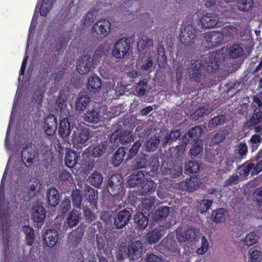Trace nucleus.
<instances>
[{
    "label": "nucleus",
    "instance_id": "1",
    "mask_svg": "<svg viewBox=\"0 0 262 262\" xmlns=\"http://www.w3.org/2000/svg\"><path fill=\"white\" fill-rule=\"evenodd\" d=\"M221 56L220 51L213 52L203 57L201 60H191L188 69L190 78L198 83L200 82L202 79V69L208 73H215L220 68Z\"/></svg>",
    "mask_w": 262,
    "mask_h": 262
},
{
    "label": "nucleus",
    "instance_id": "62",
    "mask_svg": "<svg viewBox=\"0 0 262 262\" xmlns=\"http://www.w3.org/2000/svg\"><path fill=\"white\" fill-rule=\"evenodd\" d=\"M262 259V253L257 250H254L250 255L251 262H260Z\"/></svg>",
    "mask_w": 262,
    "mask_h": 262
},
{
    "label": "nucleus",
    "instance_id": "13",
    "mask_svg": "<svg viewBox=\"0 0 262 262\" xmlns=\"http://www.w3.org/2000/svg\"><path fill=\"white\" fill-rule=\"evenodd\" d=\"M200 22L202 26L206 28H212L220 26L219 17L214 13H206L204 14L200 19Z\"/></svg>",
    "mask_w": 262,
    "mask_h": 262
},
{
    "label": "nucleus",
    "instance_id": "35",
    "mask_svg": "<svg viewBox=\"0 0 262 262\" xmlns=\"http://www.w3.org/2000/svg\"><path fill=\"white\" fill-rule=\"evenodd\" d=\"M226 212V209L223 208L214 210L211 213V219L216 224L222 223L225 220Z\"/></svg>",
    "mask_w": 262,
    "mask_h": 262
},
{
    "label": "nucleus",
    "instance_id": "45",
    "mask_svg": "<svg viewBox=\"0 0 262 262\" xmlns=\"http://www.w3.org/2000/svg\"><path fill=\"white\" fill-rule=\"evenodd\" d=\"M225 121V116L224 115H220L211 119L209 121L208 126L210 127L213 128L219 125H222L224 124Z\"/></svg>",
    "mask_w": 262,
    "mask_h": 262
},
{
    "label": "nucleus",
    "instance_id": "61",
    "mask_svg": "<svg viewBox=\"0 0 262 262\" xmlns=\"http://www.w3.org/2000/svg\"><path fill=\"white\" fill-rule=\"evenodd\" d=\"M153 64V60H152L150 57H148L145 61H144L143 64L141 67V69L143 71L150 72L151 71V69Z\"/></svg>",
    "mask_w": 262,
    "mask_h": 262
},
{
    "label": "nucleus",
    "instance_id": "19",
    "mask_svg": "<svg viewBox=\"0 0 262 262\" xmlns=\"http://www.w3.org/2000/svg\"><path fill=\"white\" fill-rule=\"evenodd\" d=\"M101 119L100 108L94 107L89 110L83 116L84 120L90 123H97L100 121Z\"/></svg>",
    "mask_w": 262,
    "mask_h": 262
},
{
    "label": "nucleus",
    "instance_id": "15",
    "mask_svg": "<svg viewBox=\"0 0 262 262\" xmlns=\"http://www.w3.org/2000/svg\"><path fill=\"white\" fill-rule=\"evenodd\" d=\"M142 250V244L141 241L132 242L128 247V257L130 260H136L141 256Z\"/></svg>",
    "mask_w": 262,
    "mask_h": 262
},
{
    "label": "nucleus",
    "instance_id": "10",
    "mask_svg": "<svg viewBox=\"0 0 262 262\" xmlns=\"http://www.w3.org/2000/svg\"><path fill=\"white\" fill-rule=\"evenodd\" d=\"M37 155V152L33 148L32 143H28L25 145L21 151V160L25 164L27 163L30 166Z\"/></svg>",
    "mask_w": 262,
    "mask_h": 262
},
{
    "label": "nucleus",
    "instance_id": "4",
    "mask_svg": "<svg viewBox=\"0 0 262 262\" xmlns=\"http://www.w3.org/2000/svg\"><path fill=\"white\" fill-rule=\"evenodd\" d=\"M169 214V207L162 206L159 207L152 215V219L154 222L161 223L159 226L165 229L169 228L172 224L169 221H167V217Z\"/></svg>",
    "mask_w": 262,
    "mask_h": 262
},
{
    "label": "nucleus",
    "instance_id": "29",
    "mask_svg": "<svg viewBox=\"0 0 262 262\" xmlns=\"http://www.w3.org/2000/svg\"><path fill=\"white\" fill-rule=\"evenodd\" d=\"M91 101L90 97L88 95L80 96L75 101V108L79 112H83L89 106Z\"/></svg>",
    "mask_w": 262,
    "mask_h": 262
},
{
    "label": "nucleus",
    "instance_id": "17",
    "mask_svg": "<svg viewBox=\"0 0 262 262\" xmlns=\"http://www.w3.org/2000/svg\"><path fill=\"white\" fill-rule=\"evenodd\" d=\"M58 134L64 140H66L71 133V125L69 119L63 118L59 122Z\"/></svg>",
    "mask_w": 262,
    "mask_h": 262
},
{
    "label": "nucleus",
    "instance_id": "36",
    "mask_svg": "<svg viewBox=\"0 0 262 262\" xmlns=\"http://www.w3.org/2000/svg\"><path fill=\"white\" fill-rule=\"evenodd\" d=\"M125 155L126 151L125 148L123 147L119 148L112 157V164L115 166H118L123 161Z\"/></svg>",
    "mask_w": 262,
    "mask_h": 262
},
{
    "label": "nucleus",
    "instance_id": "41",
    "mask_svg": "<svg viewBox=\"0 0 262 262\" xmlns=\"http://www.w3.org/2000/svg\"><path fill=\"white\" fill-rule=\"evenodd\" d=\"M165 172L169 175L170 178H178L182 174L181 166L173 165L171 168L166 169Z\"/></svg>",
    "mask_w": 262,
    "mask_h": 262
},
{
    "label": "nucleus",
    "instance_id": "31",
    "mask_svg": "<svg viewBox=\"0 0 262 262\" xmlns=\"http://www.w3.org/2000/svg\"><path fill=\"white\" fill-rule=\"evenodd\" d=\"M135 223L140 229H145L148 224V215L142 212H137L134 217Z\"/></svg>",
    "mask_w": 262,
    "mask_h": 262
},
{
    "label": "nucleus",
    "instance_id": "11",
    "mask_svg": "<svg viewBox=\"0 0 262 262\" xmlns=\"http://www.w3.org/2000/svg\"><path fill=\"white\" fill-rule=\"evenodd\" d=\"M201 182L196 176H192L179 184V187L182 190L190 192L197 189Z\"/></svg>",
    "mask_w": 262,
    "mask_h": 262
},
{
    "label": "nucleus",
    "instance_id": "44",
    "mask_svg": "<svg viewBox=\"0 0 262 262\" xmlns=\"http://www.w3.org/2000/svg\"><path fill=\"white\" fill-rule=\"evenodd\" d=\"M238 10L242 11H248L252 9L254 6L253 0H238L237 2Z\"/></svg>",
    "mask_w": 262,
    "mask_h": 262
},
{
    "label": "nucleus",
    "instance_id": "23",
    "mask_svg": "<svg viewBox=\"0 0 262 262\" xmlns=\"http://www.w3.org/2000/svg\"><path fill=\"white\" fill-rule=\"evenodd\" d=\"M45 216L46 211L41 204H37L32 207V219L35 222H42Z\"/></svg>",
    "mask_w": 262,
    "mask_h": 262
},
{
    "label": "nucleus",
    "instance_id": "60",
    "mask_svg": "<svg viewBox=\"0 0 262 262\" xmlns=\"http://www.w3.org/2000/svg\"><path fill=\"white\" fill-rule=\"evenodd\" d=\"M257 235L254 232L247 234L245 239V243L248 246H251L257 242Z\"/></svg>",
    "mask_w": 262,
    "mask_h": 262
},
{
    "label": "nucleus",
    "instance_id": "64",
    "mask_svg": "<svg viewBox=\"0 0 262 262\" xmlns=\"http://www.w3.org/2000/svg\"><path fill=\"white\" fill-rule=\"evenodd\" d=\"M83 211L86 220L92 222L95 219L96 216L90 209L83 208Z\"/></svg>",
    "mask_w": 262,
    "mask_h": 262
},
{
    "label": "nucleus",
    "instance_id": "30",
    "mask_svg": "<svg viewBox=\"0 0 262 262\" xmlns=\"http://www.w3.org/2000/svg\"><path fill=\"white\" fill-rule=\"evenodd\" d=\"M177 237L180 242L183 243L186 241H191L195 238L194 229L192 228L187 229L185 232H177Z\"/></svg>",
    "mask_w": 262,
    "mask_h": 262
},
{
    "label": "nucleus",
    "instance_id": "59",
    "mask_svg": "<svg viewBox=\"0 0 262 262\" xmlns=\"http://www.w3.org/2000/svg\"><path fill=\"white\" fill-rule=\"evenodd\" d=\"M202 245L200 248L197 249L196 253L198 254L202 255L205 254L209 247L208 241L204 236H203L201 239Z\"/></svg>",
    "mask_w": 262,
    "mask_h": 262
},
{
    "label": "nucleus",
    "instance_id": "24",
    "mask_svg": "<svg viewBox=\"0 0 262 262\" xmlns=\"http://www.w3.org/2000/svg\"><path fill=\"white\" fill-rule=\"evenodd\" d=\"M89 91L92 93L99 92L101 89V80L97 75H94L90 77L87 84Z\"/></svg>",
    "mask_w": 262,
    "mask_h": 262
},
{
    "label": "nucleus",
    "instance_id": "2",
    "mask_svg": "<svg viewBox=\"0 0 262 262\" xmlns=\"http://www.w3.org/2000/svg\"><path fill=\"white\" fill-rule=\"evenodd\" d=\"M147 163V160L146 156L142 155L140 157H137L136 159L132 161L131 167L133 170L139 169L145 167L147 170L150 169V170L148 171L149 175H155L156 172L158 169L159 162L158 160H155V164L153 165H151V163H149L146 166H145Z\"/></svg>",
    "mask_w": 262,
    "mask_h": 262
},
{
    "label": "nucleus",
    "instance_id": "48",
    "mask_svg": "<svg viewBox=\"0 0 262 262\" xmlns=\"http://www.w3.org/2000/svg\"><path fill=\"white\" fill-rule=\"evenodd\" d=\"M148 83V80L146 79L140 80L137 83L135 91L139 96H143L145 94L146 87Z\"/></svg>",
    "mask_w": 262,
    "mask_h": 262
},
{
    "label": "nucleus",
    "instance_id": "52",
    "mask_svg": "<svg viewBox=\"0 0 262 262\" xmlns=\"http://www.w3.org/2000/svg\"><path fill=\"white\" fill-rule=\"evenodd\" d=\"M141 146V143L140 141L135 142L132 147L130 148L128 152L127 155L126 160H129L134 158L138 153L140 147Z\"/></svg>",
    "mask_w": 262,
    "mask_h": 262
},
{
    "label": "nucleus",
    "instance_id": "58",
    "mask_svg": "<svg viewBox=\"0 0 262 262\" xmlns=\"http://www.w3.org/2000/svg\"><path fill=\"white\" fill-rule=\"evenodd\" d=\"M71 208V201L69 199H66L60 205L59 211L62 215L66 214Z\"/></svg>",
    "mask_w": 262,
    "mask_h": 262
},
{
    "label": "nucleus",
    "instance_id": "56",
    "mask_svg": "<svg viewBox=\"0 0 262 262\" xmlns=\"http://www.w3.org/2000/svg\"><path fill=\"white\" fill-rule=\"evenodd\" d=\"M237 33L236 28L232 26H226L222 29V34L228 37H233Z\"/></svg>",
    "mask_w": 262,
    "mask_h": 262
},
{
    "label": "nucleus",
    "instance_id": "8",
    "mask_svg": "<svg viewBox=\"0 0 262 262\" xmlns=\"http://www.w3.org/2000/svg\"><path fill=\"white\" fill-rule=\"evenodd\" d=\"M90 129L84 128L81 129L77 134L75 135L73 139V144L74 147L77 149H80L85 146L90 138Z\"/></svg>",
    "mask_w": 262,
    "mask_h": 262
},
{
    "label": "nucleus",
    "instance_id": "32",
    "mask_svg": "<svg viewBox=\"0 0 262 262\" xmlns=\"http://www.w3.org/2000/svg\"><path fill=\"white\" fill-rule=\"evenodd\" d=\"M78 156L73 150H69L66 155L64 161L66 165L70 168H73L77 163Z\"/></svg>",
    "mask_w": 262,
    "mask_h": 262
},
{
    "label": "nucleus",
    "instance_id": "49",
    "mask_svg": "<svg viewBox=\"0 0 262 262\" xmlns=\"http://www.w3.org/2000/svg\"><path fill=\"white\" fill-rule=\"evenodd\" d=\"M209 113L207 107L203 106L202 107H199L192 114V118L194 120L197 121L199 120L200 118L208 115Z\"/></svg>",
    "mask_w": 262,
    "mask_h": 262
},
{
    "label": "nucleus",
    "instance_id": "54",
    "mask_svg": "<svg viewBox=\"0 0 262 262\" xmlns=\"http://www.w3.org/2000/svg\"><path fill=\"white\" fill-rule=\"evenodd\" d=\"M253 196L258 205L259 211L262 212V186L255 190Z\"/></svg>",
    "mask_w": 262,
    "mask_h": 262
},
{
    "label": "nucleus",
    "instance_id": "6",
    "mask_svg": "<svg viewBox=\"0 0 262 262\" xmlns=\"http://www.w3.org/2000/svg\"><path fill=\"white\" fill-rule=\"evenodd\" d=\"M256 105L252 106L253 112L249 120L245 124L250 129H252V126H255L262 123V104L260 101L256 99Z\"/></svg>",
    "mask_w": 262,
    "mask_h": 262
},
{
    "label": "nucleus",
    "instance_id": "7",
    "mask_svg": "<svg viewBox=\"0 0 262 262\" xmlns=\"http://www.w3.org/2000/svg\"><path fill=\"white\" fill-rule=\"evenodd\" d=\"M111 23L108 20L103 19L98 20L92 28V33L96 37L102 38L106 36L111 30Z\"/></svg>",
    "mask_w": 262,
    "mask_h": 262
},
{
    "label": "nucleus",
    "instance_id": "33",
    "mask_svg": "<svg viewBox=\"0 0 262 262\" xmlns=\"http://www.w3.org/2000/svg\"><path fill=\"white\" fill-rule=\"evenodd\" d=\"M234 152L238 155V157L235 158L237 162L246 159L248 154V147L246 143L239 142L237 145Z\"/></svg>",
    "mask_w": 262,
    "mask_h": 262
},
{
    "label": "nucleus",
    "instance_id": "34",
    "mask_svg": "<svg viewBox=\"0 0 262 262\" xmlns=\"http://www.w3.org/2000/svg\"><path fill=\"white\" fill-rule=\"evenodd\" d=\"M154 182L150 179L144 180L140 184V193L142 195L150 194L155 190Z\"/></svg>",
    "mask_w": 262,
    "mask_h": 262
},
{
    "label": "nucleus",
    "instance_id": "46",
    "mask_svg": "<svg viewBox=\"0 0 262 262\" xmlns=\"http://www.w3.org/2000/svg\"><path fill=\"white\" fill-rule=\"evenodd\" d=\"M78 216L73 212H70L67 217V222L64 223V228L73 227L75 226L78 224Z\"/></svg>",
    "mask_w": 262,
    "mask_h": 262
},
{
    "label": "nucleus",
    "instance_id": "37",
    "mask_svg": "<svg viewBox=\"0 0 262 262\" xmlns=\"http://www.w3.org/2000/svg\"><path fill=\"white\" fill-rule=\"evenodd\" d=\"M159 143V136L155 135L145 142V146L148 151H154L158 148Z\"/></svg>",
    "mask_w": 262,
    "mask_h": 262
},
{
    "label": "nucleus",
    "instance_id": "42",
    "mask_svg": "<svg viewBox=\"0 0 262 262\" xmlns=\"http://www.w3.org/2000/svg\"><path fill=\"white\" fill-rule=\"evenodd\" d=\"M226 130L220 129L212 137L211 142L213 145H218L223 142L227 134Z\"/></svg>",
    "mask_w": 262,
    "mask_h": 262
},
{
    "label": "nucleus",
    "instance_id": "39",
    "mask_svg": "<svg viewBox=\"0 0 262 262\" xmlns=\"http://www.w3.org/2000/svg\"><path fill=\"white\" fill-rule=\"evenodd\" d=\"M244 55L243 48L238 44H234L230 47L228 55L230 58H237Z\"/></svg>",
    "mask_w": 262,
    "mask_h": 262
},
{
    "label": "nucleus",
    "instance_id": "38",
    "mask_svg": "<svg viewBox=\"0 0 262 262\" xmlns=\"http://www.w3.org/2000/svg\"><path fill=\"white\" fill-rule=\"evenodd\" d=\"M201 164L195 161H189L185 164V171L186 173H196L200 169Z\"/></svg>",
    "mask_w": 262,
    "mask_h": 262
},
{
    "label": "nucleus",
    "instance_id": "28",
    "mask_svg": "<svg viewBox=\"0 0 262 262\" xmlns=\"http://www.w3.org/2000/svg\"><path fill=\"white\" fill-rule=\"evenodd\" d=\"M254 160H249L238 167L239 176L241 178H245L250 171L252 172L253 166L255 165Z\"/></svg>",
    "mask_w": 262,
    "mask_h": 262
},
{
    "label": "nucleus",
    "instance_id": "57",
    "mask_svg": "<svg viewBox=\"0 0 262 262\" xmlns=\"http://www.w3.org/2000/svg\"><path fill=\"white\" fill-rule=\"evenodd\" d=\"M81 239V236L76 231H73L69 235L68 241L73 245H76Z\"/></svg>",
    "mask_w": 262,
    "mask_h": 262
},
{
    "label": "nucleus",
    "instance_id": "27",
    "mask_svg": "<svg viewBox=\"0 0 262 262\" xmlns=\"http://www.w3.org/2000/svg\"><path fill=\"white\" fill-rule=\"evenodd\" d=\"M164 228L160 226L149 232L147 234V241L149 244L156 243L164 234Z\"/></svg>",
    "mask_w": 262,
    "mask_h": 262
},
{
    "label": "nucleus",
    "instance_id": "51",
    "mask_svg": "<svg viewBox=\"0 0 262 262\" xmlns=\"http://www.w3.org/2000/svg\"><path fill=\"white\" fill-rule=\"evenodd\" d=\"M202 132V128L199 126H195L190 129L187 133L189 138L195 140H201L199 139Z\"/></svg>",
    "mask_w": 262,
    "mask_h": 262
},
{
    "label": "nucleus",
    "instance_id": "47",
    "mask_svg": "<svg viewBox=\"0 0 262 262\" xmlns=\"http://www.w3.org/2000/svg\"><path fill=\"white\" fill-rule=\"evenodd\" d=\"M102 180V174L97 171L94 172L89 178L90 183L96 187H98L101 185Z\"/></svg>",
    "mask_w": 262,
    "mask_h": 262
},
{
    "label": "nucleus",
    "instance_id": "43",
    "mask_svg": "<svg viewBox=\"0 0 262 262\" xmlns=\"http://www.w3.org/2000/svg\"><path fill=\"white\" fill-rule=\"evenodd\" d=\"M56 0H43L40 8V14L42 16H46L52 9Z\"/></svg>",
    "mask_w": 262,
    "mask_h": 262
},
{
    "label": "nucleus",
    "instance_id": "63",
    "mask_svg": "<svg viewBox=\"0 0 262 262\" xmlns=\"http://www.w3.org/2000/svg\"><path fill=\"white\" fill-rule=\"evenodd\" d=\"M102 56V50L100 49H96L93 55V57L91 58V61L93 62V66L99 62Z\"/></svg>",
    "mask_w": 262,
    "mask_h": 262
},
{
    "label": "nucleus",
    "instance_id": "22",
    "mask_svg": "<svg viewBox=\"0 0 262 262\" xmlns=\"http://www.w3.org/2000/svg\"><path fill=\"white\" fill-rule=\"evenodd\" d=\"M58 239L57 232L54 229L48 230L43 235L44 243L49 247H53Z\"/></svg>",
    "mask_w": 262,
    "mask_h": 262
},
{
    "label": "nucleus",
    "instance_id": "21",
    "mask_svg": "<svg viewBox=\"0 0 262 262\" xmlns=\"http://www.w3.org/2000/svg\"><path fill=\"white\" fill-rule=\"evenodd\" d=\"M44 127L45 133L47 135H53L57 128L56 118L53 115L47 117L45 120Z\"/></svg>",
    "mask_w": 262,
    "mask_h": 262
},
{
    "label": "nucleus",
    "instance_id": "16",
    "mask_svg": "<svg viewBox=\"0 0 262 262\" xmlns=\"http://www.w3.org/2000/svg\"><path fill=\"white\" fill-rule=\"evenodd\" d=\"M205 39L208 43V48H213L221 44L223 41V36L221 33L213 32L206 34Z\"/></svg>",
    "mask_w": 262,
    "mask_h": 262
},
{
    "label": "nucleus",
    "instance_id": "12",
    "mask_svg": "<svg viewBox=\"0 0 262 262\" xmlns=\"http://www.w3.org/2000/svg\"><path fill=\"white\" fill-rule=\"evenodd\" d=\"M130 217V211L123 209L119 211L114 218V225L117 229H122L128 224Z\"/></svg>",
    "mask_w": 262,
    "mask_h": 262
},
{
    "label": "nucleus",
    "instance_id": "26",
    "mask_svg": "<svg viewBox=\"0 0 262 262\" xmlns=\"http://www.w3.org/2000/svg\"><path fill=\"white\" fill-rule=\"evenodd\" d=\"M145 180V175L143 171L139 170L134 172L127 180L128 185L132 187H136L142 183Z\"/></svg>",
    "mask_w": 262,
    "mask_h": 262
},
{
    "label": "nucleus",
    "instance_id": "50",
    "mask_svg": "<svg viewBox=\"0 0 262 262\" xmlns=\"http://www.w3.org/2000/svg\"><path fill=\"white\" fill-rule=\"evenodd\" d=\"M203 150V142L201 140L194 141L192 147L190 148V154L193 156L199 155Z\"/></svg>",
    "mask_w": 262,
    "mask_h": 262
},
{
    "label": "nucleus",
    "instance_id": "3",
    "mask_svg": "<svg viewBox=\"0 0 262 262\" xmlns=\"http://www.w3.org/2000/svg\"><path fill=\"white\" fill-rule=\"evenodd\" d=\"M107 187L111 195L119 194L124 188L123 177L119 174H113L108 181Z\"/></svg>",
    "mask_w": 262,
    "mask_h": 262
},
{
    "label": "nucleus",
    "instance_id": "53",
    "mask_svg": "<svg viewBox=\"0 0 262 262\" xmlns=\"http://www.w3.org/2000/svg\"><path fill=\"white\" fill-rule=\"evenodd\" d=\"M117 140H119L122 143H129L130 142V140L128 137L127 139H125L123 135L120 136L119 135L118 132H115L112 133L110 136V141L112 143L115 142Z\"/></svg>",
    "mask_w": 262,
    "mask_h": 262
},
{
    "label": "nucleus",
    "instance_id": "18",
    "mask_svg": "<svg viewBox=\"0 0 262 262\" xmlns=\"http://www.w3.org/2000/svg\"><path fill=\"white\" fill-rule=\"evenodd\" d=\"M107 145L106 142H101L97 145H92L86 149V154L89 156L94 158L99 157L103 155L106 150Z\"/></svg>",
    "mask_w": 262,
    "mask_h": 262
},
{
    "label": "nucleus",
    "instance_id": "25",
    "mask_svg": "<svg viewBox=\"0 0 262 262\" xmlns=\"http://www.w3.org/2000/svg\"><path fill=\"white\" fill-rule=\"evenodd\" d=\"M59 199V192L56 188L50 187L48 189L47 200L49 206L55 207L58 204Z\"/></svg>",
    "mask_w": 262,
    "mask_h": 262
},
{
    "label": "nucleus",
    "instance_id": "40",
    "mask_svg": "<svg viewBox=\"0 0 262 262\" xmlns=\"http://www.w3.org/2000/svg\"><path fill=\"white\" fill-rule=\"evenodd\" d=\"M83 193L81 190L76 189L72 192L71 198L73 207L77 208H80L82 200Z\"/></svg>",
    "mask_w": 262,
    "mask_h": 262
},
{
    "label": "nucleus",
    "instance_id": "14",
    "mask_svg": "<svg viewBox=\"0 0 262 262\" xmlns=\"http://www.w3.org/2000/svg\"><path fill=\"white\" fill-rule=\"evenodd\" d=\"M93 66V62L91 61L90 56L84 55L77 62L76 70L81 75L88 73Z\"/></svg>",
    "mask_w": 262,
    "mask_h": 262
},
{
    "label": "nucleus",
    "instance_id": "9",
    "mask_svg": "<svg viewBox=\"0 0 262 262\" xmlns=\"http://www.w3.org/2000/svg\"><path fill=\"white\" fill-rule=\"evenodd\" d=\"M196 30L193 25H188L181 30L180 34L181 40L182 43L187 45L193 43L196 37Z\"/></svg>",
    "mask_w": 262,
    "mask_h": 262
},
{
    "label": "nucleus",
    "instance_id": "55",
    "mask_svg": "<svg viewBox=\"0 0 262 262\" xmlns=\"http://www.w3.org/2000/svg\"><path fill=\"white\" fill-rule=\"evenodd\" d=\"M154 205V202L150 199H145L142 202L143 211L144 213L149 215L152 209V207Z\"/></svg>",
    "mask_w": 262,
    "mask_h": 262
},
{
    "label": "nucleus",
    "instance_id": "5",
    "mask_svg": "<svg viewBox=\"0 0 262 262\" xmlns=\"http://www.w3.org/2000/svg\"><path fill=\"white\" fill-rule=\"evenodd\" d=\"M130 41L126 38L119 39L114 45L112 55L116 58L124 57L130 49Z\"/></svg>",
    "mask_w": 262,
    "mask_h": 262
},
{
    "label": "nucleus",
    "instance_id": "20",
    "mask_svg": "<svg viewBox=\"0 0 262 262\" xmlns=\"http://www.w3.org/2000/svg\"><path fill=\"white\" fill-rule=\"evenodd\" d=\"M84 195L86 200L90 203L91 208L93 209H97V191L88 186L85 188Z\"/></svg>",
    "mask_w": 262,
    "mask_h": 262
}]
</instances>
